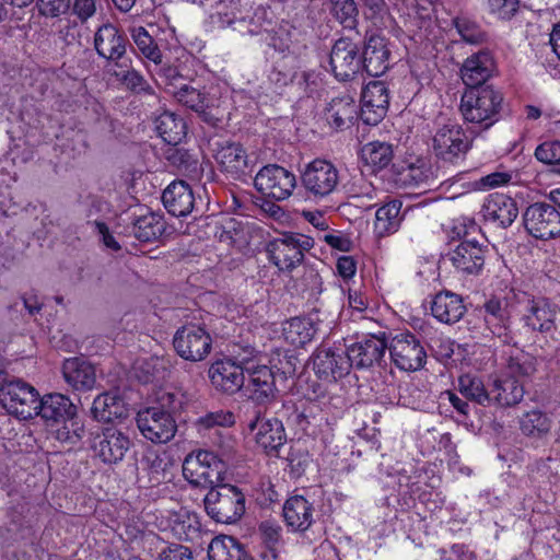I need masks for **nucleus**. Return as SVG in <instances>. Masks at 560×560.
Wrapping results in <instances>:
<instances>
[{
    "mask_svg": "<svg viewBox=\"0 0 560 560\" xmlns=\"http://www.w3.org/2000/svg\"><path fill=\"white\" fill-rule=\"evenodd\" d=\"M339 183V172L329 161L316 159L308 163L302 173V185L316 199L335 191Z\"/></svg>",
    "mask_w": 560,
    "mask_h": 560,
    "instance_id": "f8f14e48",
    "label": "nucleus"
},
{
    "mask_svg": "<svg viewBox=\"0 0 560 560\" xmlns=\"http://www.w3.org/2000/svg\"><path fill=\"white\" fill-rule=\"evenodd\" d=\"M362 160L374 170H383L393 159L390 144L381 141L369 142L361 150Z\"/></svg>",
    "mask_w": 560,
    "mask_h": 560,
    "instance_id": "09e8293b",
    "label": "nucleus"
},
{
    "mask_svg": "<svg viewBox=\"0 0 560 560\" xmlns=\"http://www.w3.org/2000/svg\"><path fill=\"white\" fill-rule=\"evenodd\" d=\"M214 159L221 170L240 177L248 168V155L240 142L220 141L215 143Z\"/></svg>",
    "mask_w": 560,
    "mask_h": 560,
    "instance_id": "c85d7f7f",
    "label": "nucleus"
},
{
    "mask_svg": "<svg viewBox=\"0 0 560 560\" xmlns=\"http://www.w3.org/2000/svg\"><path fill=\"white\" fill-rule=\"evenodd\" d=\"M389 50L385 37L371 34L364 46L362 68L371 77L382 75L389 67Z\"/></svg>",
    "mask_w": 560,
    "mask_h": 560,
    "instance_id": "7c9ffc66",
    "label": "nucleus"
},
{
    "mask_svg": "<svg viewBox=\"0 0 560 560\" xmlns=\"http://www.w3.org/2000/svg\"><path fill=\"white\" fill-rule=\"evenodd\" d=\"M71 2L72 0H37V8L40 15L55 19L68 15Z\"/></svg>",
    "mask_w": 560,
    "mask_h": 560,
    "instance_id": "052dcab7",
    "label": "nucleus"
},
{
    "mask_svg": "<svg viewBox=\"0 0 560 560\" xmlns=\"http://www.w3.org/2000/svg\"><path fill=\"white\" fill-rule=\"evenodd\" d=\"M62 375L67 384L75 390H90L96 383L94 366L81 358L65 360Z\"/></svg>",
    "mask_w": 560,
    "mask_h": 560,
    "instance_id": "f704fd0d",
    "label": "nucleus"
},
{
    "mask_svg": "<svg viewBox=\"0 0 560 560\" xmlns=\"http://www.w3.org/2000/svg\"><path fill=\"white\" fill-rule=\"evenodd\" d=\"M38 416L45 421L60 422L75 416L77 408L69 397L49 394L39 399Z\"/></svg>",
    "mask_w": 560,
    "mask_h": 560,
    "instance_id": "4c0bfd02",
    "label": "nucleus"
},
{
    "mask_svg": "<svg viewBox=\"0 0 560 560\" xmlns=\"http://www.w3.org/2000/svg\"><path fill=\"white\" fill-rule=\"evenodd\" d=\"M358 115V107L349 94L332 98L325 113L327 122L336 130L349 128Z\"/></svg>",
    "mask_w": 560,
    "mask_h": 560,
    "instance_id": "c9c22d12",
    "label": "nucleus"
},
{
    "mask_svg": "<svg viewBox=\"0 0 560 560\" xmlns=\"http://www.w3.org/2000/svg\"><path fill=\"white\" fill-rule=\"evenodd\" d=\"M159 560H194V557L188 547L178 544H170L161 548Z\"/></svg>",
    "mask_w": 560,
    "mask_h": 560,
    "instance_id": "e2e57ef3",
    "label": "nucleus"
},
{
    "mask_svg": "<svg viewBox=\"0 0 560 560\" xmlns=\"http://www.w3.org/2000/svg\"><path fill=\"white\" fill-rule=\"evenodd\" d=\"M482 316L487 329L502 343L510 345L513 340L510 330L511 314L508 303L497 298L488 300L482 306Z\"/></svg>",
    "mask_w": 560,
    "mask_h": 560,
    "instance_id": "bb28decb",
    "label": "nucleus"
},
{
    "mask_svg": "<svg viewBox=\"0 0 560 560\" xmlns=\"http://www.w3.org/2000/svg\"><path fill=\"white\" fill-rule=\"evenodd\" d=\"M317 329L313 319L293 317L283 324L282 334L285 341L291 346L303 347L312 341Z\"/></svg>",
    "mask_w": 560,
    "mask_h": 560,
    "instance_id": "a19ab883",
    "label": "nucleus"
},
{
    "mask_svg": "<svg viewBox=\"0 0 560 560\" xmlns=\"http://www.w3.org/2000/svg\"><path fill=\"white\" fill-rule=\"evenodd\" d=\"M243 358L235 362L233 360H220L211 364L209 378L212 386L225 394H235L245 385V369Z\"/></svg>",
    "mask_w": 560,
    "mask_h": 560,
    "instance_id": "a211bd4d",
    "label": "nucleus"
},
{
    "mask_svg": "<svg viewBox=\"0 0 560 560\" xmlns=\"http://www.w3.org/2000/svg\"><path fill=\"white\" fill-rule=\"evenodd\" d=\"M481 214L486 222L501 229L509 228L518 215L516 201L504 194H491L483 201Z\"/></svg>",
    "mask_w": 560,
    "mask_h": 560,
    "instance_id": "a878e982",
    "label": "nucleus"
},
{
    "mask_svg": "<svg viewBox=\"0 0 560 560\" xmlns=\"http://www.w3.org/2000/svg\"><path fill=\"white\" fill-rule=\"evenodd\" d=\"M314 246V240L300 233H283L267 244L269 260L280 271H292L304 259V253Z\"/></svg>",
    "mask_w": 560,
    "mask_h": 560,
    "instance_id": "20e7f679",
    "label": "nucleus"
},
{
    "mask_svg": "<svg viewBox=\"0 0 560 560\" xmlns=\"http://www.w3.org/2000/svg\"><path fill=\"white\" fill-rule=\"evenodd\" d=\"M336 270L345 281H348L355 276L357 261L351 256H340L336 264Z\"/></svg>",
    "mask_w": 560,
    "mask_h": 560,
    "instance_id": "774afa93",
    "label": "nucleus"
},
{
    "mask_svg": "<svg viewBox=\"0 0 560 560\" xmlns=\"http://www.w3.org/2000/svg\"><path fill=\"white\" fill-rule=\"evenodd\" d=\"M259 530L262 539L268 544H276L281 538L282 528L276 521H265L260 524Z\"/></svg>",
    "mask_w": 560,
    "mask_h": 560,
    "instance_id": "338daca9",
    "label": "nucleus"
},
{
    "mask_svg": "<svg viewBox=\"0 0 560 560\" xmlns=\"http://www.w3.org/2000/svg\"><path fill=\"white\" fill-rule=\"evenodd\" d=\"M243 557L244 551L233 537L219 536L209 544V560H243Z\"/></svg>",
    "mask_w": 560,
    "mask_h": 560,
    "instance_id": "a18cd8bd",
    "label": "nucleus"
},
{
    "mask_svg": "<svg viewBox=\"0 0 560 560\" xmlns=\"http://www.w3.org/2000/svg\"><path fill=\"white\" fill-rule=\"evenodd\" d=\"M249 429L255 432L257 444L268 452L277 451L285 442L283 425L276 418L257 417L255 421L250 422Z\"/></svg>",
    "mask_w": 560,
    "mask_h": 560,
    "instance_id": "473e14b6",
    "label": "nucleus"
},
{
    "mask_svg": "<svg viewBox=\"0 0 560 560\" xmlns=\"http://www.w3.org/2000/svg\"><path fill=\"white\" fill-rule=\"evenodd\" d=\"M170 93L184 106L196 112L200 118L211 125L217 126L220 121L219 109L213 101L200 90L185 83L180 84L179 90H171Z\"/></svg>",
    "mask_w": 560,
    "mask_h": 560,
    "instance_id": "393cba45",
    "label": "nucleus"
},
{
    "mask_svg": "<svg viewBox=\"0 0 560 560\" xmlns=\"http://www.w3.org/2000/svg\"><path fill=\"white\" fill-rule=\"evenodd\" d=\"M490 13L501 20H510L518 10V0H486Z\"/></svg>",
    "mask_w": 560,
    "mask_h": 560,
    "instance_id": "680f3d73",
    "label": "nucleus"
},
{
    "mask_svg": "<svg viewBox=\"0 0 560 560\" xmlns=\"http://www.w3.org/2000/svg\"><path fill=\"white\" fill-rule=\"evenodd\" d=\"M142 464L152 487L159 486L168 479L170 462L164 456L158 453H149L142 459Z\"/></svg>",
    "mask_w": 560,
    "mask_h": 560,
    "instance_id": "8fccbe9b",
    "label": "nucleus"
},
{
    "mask_svg": "<svg viewBox=\"0 0 560 560\" xmlns=\"http://www.w3.org/2000/svg\"><path fill=\"white\" fill-rule=\"evenodd\" d=\"M527 232L536 238L549 240L560 234V212L553 205L535 202L523 215Z\"/></svg>",
    "mask_w": 560,
    "mask_h": 560,
    "instance_id": "4468645a",
    "label": "nucleus"
},
{
    "mask_svg": "<svg viewBox=\"0 0 560 560\" xmlns=\"http://www.w3.org/2000/svg\"><path fill=\"white\" fill-rule=\"evenodd\" d=\"M522 307L521 322L533 332L551 334L557 328L560 311L545 298H535L526 292L514 293Z\"/></svg>",
    "mask_w": 560,
    "mask_h": 560,
    "instance_id": "423d86ee",
    "label": "nucleus"
},
{
    "mask_svg": "<svg viewBox=\"0 0 560 560\" xmlns=\"http://www.w3.org/2000/svg\"><path fill=\"white\" fill-rule=\"evenodd\" d=\"M458 389L467 399L481 405H490V389H488L483 381L474 374H465L458 378Z\"/></svg>",
    "mask_w": 560,
    "mask_h": 560,
    "instance_id": "49530a36",
    "label": "nucleus"
},
{
    "mask_svg": "<svg viewBox=\"0 0 560 560\" xmlns=\"http://www.w3.org/2000/svg\"><path fill=\"white\" fill-rule=\"evenodd\" d=\"M520 429L528 438L541 439L550 432L551 420L540 410H530L520 418Z\"/></svg>",
    "mask_w": 560,
    "mask_h": 560,
    "instance_id": "c03bdc74",
    "label": "nucleus"
},
{
    "mask_svg": "<svg viewBox=\"0 0 560 560\" xmlns=\"http://www.w3.org/2000/svg\"><path fill=\"white\" fill-rule=\"evenodd\" d=\"M329 62L338 80L352 78L362 67L358 45L349 38L338 39L332 46Z\"/></svg>",
    "mask_w": 560,
    "mask_h": 560,
    "instance_id": "4be33fe9",
    "label": "nucleus"
},
{
    "mask_svg": "<svg viewBox=\"0 0 560 560\" xmlns=\"http://www.w3.org/2000/svg\"><path fill=\"white\" fill-rule=\"evenodd\" d=\"M175 352L184 360L199 362L205 360L212 349L210 334L201 326L187 324L178 328L173 337Z\"/></svg>",
    "mask_w": 560,
    "mask_h": 560,
    "instance_id": "1a4fd4ad",
    "label": "nucleus"
},
{
    "mask_svg": "<svg viewBox=\"0 0 560 560\" xmlns=\"http://www.w3.org/2000/svg\"><path fill=\"white\" fill-rule=\"evenodd\" d=\"M389 94L383 81H370L361 94V119L366 125H377L386 115Z\"/></svg>",
    "mask_w": 560,
    "mask_h": 560,
    "instance_id": "aec40b11",
    "label": "nucleus"
},
{
    "mask_svg": "<svg viewBox=\"0 0 560 560\" xmlns=\"http://www.w3.org/2000/svg\"><path fill=\"white\" fill-rule=\"evenodd\" d=\"M130 444L126 433L115 427H108L93 436L91 450L102 463L113 465L124 459Z\"/></svg>",
    "mask_w": 560,
    "mask_h": 560,
    "instance_id": "2eb2a0df",
    "label": "nucleus"
},
{
    "mask_svg": "<svg viewBox=\"0 0 560 560\" xmlns=\"http://www.w3.org/2000/svg\"><path fill=\"white\" fill-rule=\"evenodd\" d=\"M401 206L400 200L393 199L376 210L374 232L377 236H387L398 231L404 218Z\"/></svg>",
    "mask_w": 560,
    "mask_h": 560,
    "instance_id": "ea45409f",
    "label": "nucleus"
},
{
    "mask_svg": "<svg viewBox=\"0 0 560 560\" xmlns=\"http://www.w3.org/2000/svg\"><path fill=\"white\" fill-rule=\"evenodd\" d=\"M131 37L140 52L148 60L152 61L155 66L162 62V52L144 27H133L131 30Z\"/></svg>",
    "mask_w": 560,
    "mask_h": 560,
    "instance_id": "3c124183",
    "label": "nucleus"
},
{
    "mask_svg": "<svg viewBox=\"0 0 560 560\" xmlns=\"http://www.w3.org/2000/svg\"><path fill=\"white\" fill-rule=\"evenodd\" d=\"M430 139L435 156L450 163L464 159L472 144L463 126L443 113L433 120Z\"/></svg>",
    "mask_w": 560,
    "mask_h": 560,
    "instance_id": "f257e3e1",
    "label": "nucleus"
},
{
    "mask_svg": "<svg viewBox=\"0 0 560 560\" xmlns=\"http://www.w3.org/2000/svg\"><path fill=\"white\" fill-rule=\"evenodd\" d=\"M512 180V173L505 171H497L482 176L478 182L480 189H492L504 186Z\"/></svg>",
    "mask_w": 560,
    "mask_h": 560,
    "instance_id": "69168bd1",
    "label": "nucleus"
},
{
    "mask_svg": "<svg viewBox=\"0 0 560 560\" xmlns=\"http://www.w3.org/2000/svg\"><path fill=\"white\" fill-rule=\"evenodd\" d=\"M282 513L285 525L295 533L306 532L315 521L314 505L303 495L290 497L283 504Z\"/></svg>",
    "mask_w": 560,
    "mask_h": 560,
    "instance_id": "c756f323",
    "label": "nucleus"
},
{
    "mask_svg": "<svg viewBox=\"0 0 560 560\" xmlns=\"http://www.w3.org/2000/svg\"><path fill=\"white\" fill-rule=\"evenodd\" d=\"M165 231L163 218L154 212L148 211L140 214L132 223L131 234L140 242H153Z\"/></svg>",
    "mask_w": 560,
    "mask_h": 560,
    "instance_id": "79ce46f5",
    "label": "nucleus"
},
{
    "mask_svg": "<svg viewBox=\"0 0 560 560\" xmlns=\"http://www.w3.org/2000/svg\"><path fill=\"white\" fill-rule=\"evenodd\" d=\"M127 68L128 66L122 67L119 71H115L114 75L129 90L136 93L153 94L152 86L147 82L143 75L135 69Z\"/></svg>",
    "mask_w": 560,
    "mask_h": 560,
    "instance_id": "603ef678",
    "label": "nucleus"
},
{
    "mask_svg": "<svg viewBox=\"0 0 560 560\" xmlns=\"http://www.w3.org/2000/svg\"><path fill=\"white\" fill-rule=\"evenodd\" d=\"M0 392V400L9 413L23 420L38 416L40 396L34 386L16 378L5 382Z\"/></svg>",
    "mask_w": 560,
    "mask_h": 560,
    "instance_id": "6e6552de",
    "label": "nucleus"
},
{
    "mask_svg": "<svg viewBox=\"0 0 560 560\" xmlns=\"http://www.w3.org/2000/svg\"><path fill=\"white\" fill-rule=\"evenodd\" d=\"M488 246L475 240L462 241L446 255L452 266L464 276H478L485 266Z\"/></svg>",
    "mask_w": 560,
    "mask_h": 560,
    "instance_id": "dca6fc26",
    "label": "nucleus"
},
{
    "mask_svg": "<svg viewBox=\"0 0 560 560\" xmlns=\"http://www.w3.org/2000/svg\"><path fill=\"white\" fill-rule=\"evenodd\" d=\"M162 201L165 209L174 217L188 215L195 205L190 186L184 180H174L163 191Z\"/></svg>",
    "mask_w": 560,
    "mask_h": 560,
    "instance_id": "2f4dec72",
    "label": "nucleus"
},
{
    "mask_svg": "<svg viewBox=\"0 0 560 560\" xmlns=\"http://www.w3.org/2000/svg\"><path fill=\"white\" fill-rule=\"evenodd\" d=\"M495 71V61L489 49H481L467 57L460 67V78L470 89L483 88Z\"/></svg>",
    "mask_w": 560,
    "mask_h": 560,
    "instance_id": "5701e85b",
    "label": "nucleus"
},
{
    "mask_svg": "<svg viewBox=\"0 0 560 560\" xmlns=\"http://www.w3.org/2000/svg\"><path fill=\"white\" fill-rule=\"evenodd\" d=\"M386 349L387 341L384 332L382 336L372 335L350 345L346 349L349 369L351 366L366 369L380 364Z\"/></svg>",
    "mask_w": 560,
    "mask_h": 560,
    "instance_id": "6ab92c4d",
    "label": "nucleus"
},
{
    "mask_svg": "<svg viewBox=\"0 0 560 560\" xmlns=\"http://www.w3.org/2000/svg\"><path fill=\"white\" fill-rule=\"evenodd\" d=\"M393 363L401 371L416 372L427 361V352L419 338L410 331L396 334L388 346Z\"/></svg>",
    "mask_w": 560,
    "mask_h": 560,
    "instance_id": "9b49d317",
    "label": "nucleus"
},
{
    "mask_svg": "<svg viewBox=\"0 0 560 560\" xmlns=\"http://www.w3.org/2000/svg\"><path fill=\"white\" fill-rule=\"evenodd\" d=\"M506 369L509 375L497 378L492 384L490 405L497 404L501 407L517 405L524 397V387L517 376H527L535 371L532 360L526 355L512 357Z\"/></svg>",
    "mask_w": 560,
    "mask_h": 560,
    "instance_id": "7ed1b4c3",
    "label": "nucleus"
},
{
    "mask_svg": "<svg viewBox=\"0 0 560 560\" xmlns=\"http://www.w3.org/2000/svg\"><path fill=\"white\" fill-rule=\"evenodd\" d=\"M96 13V0H72L69 14L74 15L81 23L88 22Z\"/></svg>",
    "mask_w": 560,
    "mask_h": 560,
    "instance_id": "0e129e2a",
    "label": "nucleus"
},
{
    "mask_svg": "<svg viewBox=\"0 0 560 560\" xmlns=\"http://www.w3.org/2000/svg\"><path fill=\"white\" fill-rule=\"evenodd\" d=\"M62 425L59 427L56 432V439L61 443H66L69 445L78 444L84 434L83 424L78 421L74 417L69 418L67 420H62Z\"/></svg>",
    "mask_w": 560,
    "mask_h": 560,
    "instance_id": "6e6d98bb",
    "label": "nucleus"
},
{
    "mask_svg": "<svg viewBox=\"0 0 560 560\" xmlns=\"http://www.w3.org/2000/svg\"><path fill=\"white\" fill-rule=\"evenodd\" d=\"M454 25L462 39L468 44L477 45L487 40V34L482 28L476 22L467 18H456Z\"/></svg>",
    "mask_w": 560,
    "mask_h": 560,
    "instance_id": "5fc2aeb1",
    "label": "nucleus"
},
{
    "mask_svg": "<svg viewBox=\"0 0 560 560\" xmlns=\"http://www.w3.org/2000/svg\"><path fill=\"white\" fill-rule=\"evenodd\" d=\"M245 385L249 398L259 405H266L276 397L275 375L267 365L255 363L253 360L244 362Z\"/></svg>",
    "mask_w": 560,
    "mask_h": 560,
    "instance_id": "f3484780",
    "label": "nucleus"
},
{
    "mask_svg": "<svg viewBox=\"0 0 560 560\" xmlns=\"http://www.w3.org/2000/svg\"><path fill=\"white\" fill-rule=\"evenodd\" d=\"M136 421L141 434L152 443H167L177 431L174 417L153 406L140 410Z\"/></svg>",
    "mask_w": 560,
    "mask_h": 560,
    "instance_id": "ddd939ff",
    "label": "nucleus"
},
{
    "mask_svg": "<svg viewBox=\"0 0 560 560\" xmlns=\"http://www.w3.org/2000/svg\"><path fill=\"white\" fill-rule=\"evenodd\" d=\"M155 70H151L155 78V82L158 84L164 85L166 91L170 93L171 90H179L180 84H185V78L179 72L177 67L171 65H162L155 66Z\"/></svg>",
    "mask_w": 560,
    "mask_h": 560,
    "instance_id": "864d4df0",
    "label": "nucleus"
},
{
    "mask_svg": "<svg viewBox=\"0 0 560 560\" xmlns=\"http://www.w3.org/2000/svg\"><path fill=\"white\" fill-rule=\"evenodd\" d=\"M159 136L168 144H178L186 136L184 119L172 112H163L155 119Z\"/></svg>",
    "mask_w": 560,
    "mask_h": 560,
    "instance_id": "37998d69",
    "label": "nucleus"
},
{
    "mask_svg": "<svg viewBox=\"0 0 560 560\" xmlns=\"http://www.w3.org/2000/svg\"><path fill=\"white\" fill-rule=\"evenodd\" d=\"M168 527L177 539L194 541L199 537L201 524L196 513L182 509L171 513Z\"/></svg>",
    "mask_w": 560,
    "mask_h": 560,
    "instance_id": "58836bf2",
    "label": "nucleus"
},
{
    "mask_svg": "<svg viewBox=\"0 0 560 560\" xmlns=\"http://www.w3.org/2000/svg\"><path fill=\"white\" fill-rule=\"evenodd\" d=\"M313 369L323 380H336L349 372L346 350L320 347L313 354Z\"/></svg>",
    "mask_w": 560,
    "mask_h": 560,
    "instance_id": "cd10ccee",
    "label": "nucleus"
},
{
    "mask_svg": "<svg viewBox=\"0 0 560 560\" xmlns=\"http://www.w3.org/2000/svg\"><path fill=\"white\" fill-rule=\"evenodd\" d=\"M91 413L97 421L109 422L126 418L128 408L125 400L117 393L105 392L94 398Z\"/></svg>",
    "mask_w": 560,
    "mask_h": 560,
    "instance_id": "e433bc0d",
    "label": "nucleus"
},
{
    "mask_svg": "<svg viewBox=\"0 0 560 560\" xmlns=\"http://www.w3.org/2000/svg\"><path fill=\"white\" fill-rule=\"evenodd\" d=\"M224 472V462L209 451L190 453L183 463V476L195 487L212 489L223 481Z\"/></svg>",
    "mask_w": 560,
    "mask_h": 560,
    "instance_id": "0eeeda50",
    "label": "nucleus"
},
{
    "mask_svg": "<svg viewBox=\"0 0 560 560\" xmlns=\"http://www.w3.org/2000/svg\"><path fill=\"white\" fill-rule=\"evenodd\" d=\"M466 312V306L460 295L442 291L434 295L431 303V314L444 324L457 323Z\"/></svg>",
    "mask_w": 560,
    "mask_h": 560,
    "instance_id": "72a5a7b5",
    "label": "nucleus"
},
{
    "mask_svg": "<svg viewBox=\"0 0 560 560\" xmlns=\"http://www.w3.org/2000/svg\"><path fill=\"white\" fill-rule=\"evenodd\" d=\"M203 503L207 514L218 523H235L245 512L244 494L237 487L231 485L210 489Z\"/></svg>",
    "mask_w": 560,
    "mask_h": 560,
    "instance_id": "39448f33",
    "label": "nucleus"
},
{
    "mask_svg": "<svg viewBox=\"0 0 560 560\" xmlns=\"http://www.w3.org/2000/svg\"><path fill=\"white\" fill-rule=\"evenodd\" d=\"M331 12L347 27L354 24L358 14L354 0H331Z\"/></svg>",
    "mask_w": 560,
    "mask_h": 560,
    "instance_id": "13d9d810",
    "label": "nucleus"
},
{
    "mask_svg": "<svg viewBox=\"0 0 560 560\" xmlns=\"http://www.w3.org/2000/svg\"><path fill=\"white\" fill-rule=\"evenodd\" d=\"M187 402L186 396L183 392L174 389V390H163L158 396V408H161L163 411L170 412L171 416L178 411H180L184 405Z\"/></svg>",
    "mask_w": 560,
    "mask_h": 560,
    "instance_id": "4d7b16f0",
    "label": "nucleus"
},
{
    "mask_svg": "<svg viewBox=\"0 0 560 560\" xmlns=\"http://www.w3.org/2000/svg\"><path fill=\"white\" fill-rule=\"evenodd\" d=\"M444 174H441L438 165L418 160L417 163L402 167L397 174V182L408 188L417 187L433 189L443 183Z\"/></svg>",
    "mask_w": 560,
    "mask_h": 560,
    "instance_id": "b1692460",
    "label": "nucleus"
},
{
    "mask_svg": "<svg viewBox=\"0 0 560 560\" xmlns=\"http://www.w3.org/2000/svg\"><path fill=\"white\" fill-rule=\"evenodd\" d=\"M535 158L545 164L557 166L560 172V140L545 141L535 150Z\"/></svg>",
    "mask_w": 560,
    "mask_h": 560,
    "instance_id": "bf43d9fd",
    "label": "nucleus"
},
{
    "mask_svg": "<svg viewBox=\"0 0 560 560\" xmlns=\"http://www.w3.org/2000/svg\"><path fill=\"white\" fill-rule=\"evenodd\" d=\"M502 101V94L490 85L469 89L460 102L463 118L467 124L487 130L499 120Z\"/></svg>",
    "mask_w": 560,
    "mask_h": 560,
    "instance_id": "f03ea898",
    "label": "nucleus"
},
{
    "mask_svg": "<svg viewBox=\"0 0 560 560\" xmlns=\"http://www.w3.org/2000/svg\"><path fill=\"white\" fill-rule=\"evenodd\" d=\"M255 188L276 201L287 200L296 187L295 175L287 168L269 164L259 170L254 178Z\"/></svg>",
    "mask_w": 560,
    "mask_h": 560,
    "instance_id": "9d476101",
    "label": "nucleus"
},
{
    "mask_svg": "<svg viewBox=\"0 0 560 560\" xmlns=\"http://www.w3.org/2000/svg\"><path fill=\"white\" fill-rule=\"evenodd\" d=\"M234 423L235 416L232 411L219 409L199 417L195 427L199 434L206 435L211 431L218 433L220 429L231 428Z\"/></svg>",
    "mask_w": 560,
    "mask_h": 560,
    "instance_id": "de8ad7c7",
    "label": "nucleus"
},
{
    "mask_svg": "<svg viewBox=\"0 0 560 560\" xmlns=\"http://www.w3.org/2000/svg\"><path fill=\"white\" fill-rule=\"evenodd\" d=\"M126 38L113 24H104L94 35V48L102 58L116 62L119 68L128 66Z\"/></svg>",
    "mask_w": 560,
    "mask_h": 560,
    "instance_id": "412c9836",
    "label": "nucleus"
}]
</instances>
